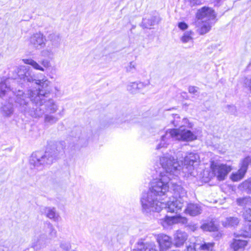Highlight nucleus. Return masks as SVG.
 <instances>
[{
    "label": "nucleus",
    "instance_id": "f257e3e1",
    "mask_svg": "<svg viewBox=\"0 0 251 251\" xmlns=\"http://www.w3.org/2000/svg\"><path fill=\"white\" fill-rule=\"evenodd\" d=\"M164 153L159 158L161 167L156 170L159 177L153 179L149 190L143 192L140 202L142 212L146 214L159 212L163 208L167 212L177 214L184 206L187 192L176 181L179 176L183 177L195 176L200 163L199 154L195 152L178 151ZM173 154L175 153L173 152Z\"/></svg>",
    "mask_w": 251,
    "mask_h": 251
},
{
    "label": "nucleus",
    "instance_id": "f03ea898",
    "mask_svg": "<svg viewBox=\"0 0 251 251\" xmlns=\"http://www.w3.org/2000/svg\"><path fill=\"white\" fill-rule=\"evenodd\" d=\"M28 82L34 85L33 88L25 94L22 91H11L7 79H1L0 82V97L3 98L8 93L15 95V102L19 110L25 115L33 118H39L44 115L46 124L52 125L63 116V111L55 114L58 106L53 100L49 99L48 95L52 91L49 79H27Z\"/></svg>",
    "mask_w": 251,
    "mask_h": 251
},
{
    "label": "nucleus",
    "instance_id": "7ed1b4c3",
    "mask_svg": "<svg viewBox=\"0 0 251 251\" xmlns=\"http://www.w3.org/2000/svg\"><path fill=\"white\" fill-rule=\"evenodd\" d=\"M75 137L73 143H70L67 148H66L65 141L56 142L52 145H49L46 151L42 153L37 151L33 152L29 159V163L32 168L37 170H41L45 166L52 164L58 157L60 154L65 152L67 150H72L79 146L84 147L87 145L89 140L85 138L82 135L78 137Z\"/></svg>",
    "mask_w": 251,
    "mask_h": 251
},
{
    "label": "nucleus",
    "instance_id": "20e7f679",
    "mask_svg": "<svg viewBox=\"0 0 251 251\" xmlns=\"http://www.w3.org/2000/svg\"><path fill=\"white\" fill-rule=\"evenodd\" d=\"M172 117L174 119L171 121L172 124L175 126L180 127L178 128L167 129L165 134L161 135L160 141L156 146V150L167 148L174 140L189 142L197 139V136L191 130L184 128L183 126L179 124L180 117L178 114H173Z\"/></svg>",
    "mask_w": 251,
    "mask_h": 251
},
{
    "label": "nucleus",
    "instance_id": "39448f33",
    "mask_svg": "<svg viewBox=\"0 0 251 251\" xmlns=\"http://www.w3.org/2000/svg\"><path fill=\"white\" fill-rule=\"evenodd\" d=\"M210 166L212 174L219 181L224 180L231 171L230 166L220 163L217 160L211 159Z\"/></svg>",
    "mask_w": 251,
    "mask_h": 251
},
{
    "label": "nucleus",
    "instance_id": "423d86ee",
    "mask_svg": "<svg viewBox=\"0 0 251 251\" xmlns=\"http://www.w3.org/2000/svg\"><path fill=\"white\" fill-rule=\"evenodd\" d=\"M28 45L35 50H41L46 45V38L41 32L32 35L28 39Z\"/></svg>",
    "mask_w": 251,
    "mask_h": 251
},
{
    "label": "nucleus",
    "instance_id": "0eeeda50",
    "mask_svg": "<svg viewBox=\"0 0 251 251\" xmlns=\"http://www.w3.org/2000/svg\"><path fill=\"white\" fill-rule=\"evenodd\" d=\"M188 219L179 214L173 216H166L164 218L160 219V224L164 227L176 224H186Z\"/></svg>",
    "mask_w": 251,
    "mask_h": 251
},
{
    "label": "nucleus",
    "instance_id": "6e6552de",
    "mask_svg": "<svg viewBox=\"0 0 251 251\" xmlns=\"http://www.w3.org/2000/svg\"><path fill=\"white\" fill-rule=\"evenodd\" d=\"M197 18L202 22L211 21L216 17L214 11L211 8L204 6L199 9L196 14Z\"/></svg>",
    "mask_w": 251,
    "mask_h": 251
},
{
    "label": "nucleus",
    "instance_id": "1a4fd4ad",
    "mask_svg": "<svg viewBox=\"0 0 251 251\" xmlns=\"http://www.w3.org/2000/svg\"><path fill=\"white\" fill-rule=\"evenodd\" d=\"M156 239L159 246L160 251H166L171 248L172 242L170 236L161 233L157 235Z\"/></svg>",
    "mask_w": 251,
    "mask_h": 251
},
{
    "label": "nucleus",
    "instance_id": "9d476101",
    "mask_svg": "<svg viewBox=\"0 0 251 251\" xmlns=\"http://www.w3.org/2000/svg\"><path fill=\"white\" fill-rule=\"evenodd\" d=\"M201 212L202 208L199 204L191 202L187 203L184 210L185 214L193 217L200 215Z\"/></svg>",
    "mask_w": 251,
    "mask_h": 251
},
{
    "label": "nucleus",
    "instance_id": "9b49d317",
    "mask_svg": "<svg viewBox=\"0 0 251 251\" xmlns=\"http://www.w3.org/2000/svg\"><path fill=\"white\" fill-rule=\"evenodd\" d=\"M188 234L181 230H177L174 235V244L176 247L182 246L188 239Z\"/></svg>",
    "mask_w": 251,
    "mask_h": 251
},
{
    "label": "nucleus",
    "instance_id": "f8f14e48",
    "mask_svg": "<svg viewBox=\"0 0 251 251\" xmlns=\"http://www.w3.org/2000/svg\"><path fill=\"white\" fill-rule=\"evenodd\" d=\"M16 74L14 78L18 77V78H33L31 75V71L28 67L22 66L15 70Z\"/></svg>",
    "mask_w": 251,
    "mask_h": 251
},
{
    "label": "nucleus",
    "instance_id": "ddd939ff",
    "mask_svg": "<svg viewBox=\"0 0 251 251\" xmlns=\"http://www.w3.org/2000/svg\"><path fill=\"white\" fill-rule=\"evenodd\" d=\"M248 159H246L244 161H242L241 163V168L235 173H233L231 176V179L233 181H237L241 179L245 175L247 172V165Z\"/></svg>",
    "mask_w": 251,
    "mask_h": 251
},
{
    "label": "nucleus",
    "instance_id": "4468645a",
    "mask_svg": "<svg viewBox=\"0 0 251 251\" xmlns=\"http://www.w3.org/2000/svg\"><path fill=\"white\" fill-rule=\"evenodd\" d=\"M132 251H157L154 242H138L135 249Z\"/></svg>",
    "mask_w": 251,
    "mask_h": 251
},
{
    "label": "nucleus",
    "instance_id": "2eb2a0df",
    "mask_svg": "<svg viewBox=\"0 0 251 251\" xmlns=\"http://www.w3.org/2000/svg\"><path fill=\"white\" fill-rule=\"evenodd\" d=\"M160 21L159 17L156 16H152L148 18H143L141 25L143 28L151 29V26L158 24Z\"/></svg>",
    "mask_w": 251,
    "mask_h": 251
},
{
    "label": "nucleus",
    "instance_id": "dca6fc26",
    "mask_svg": "<svg viewBox=\"0 0 251 251\" xmlns=\"http://www.w3.org/2000/svg\"><path fill=\"white\" fill-rule=\"evenodd\" d=\"M41 212L44 214L46 216L52 219L54 221H57L59 218V215L56 213V209L54 207H43L41 208Z\"/></svg>",
    "mask_w": 251,
    "mask_h": 251
},
{
    "label": "nucleus",
    "instance_id": "f3484780",
    "mask_svg": "<svg viewBox=\"0 0 251 251\" xmlns=\"http://www.w3.org/2000/svg\"><path fill=\"white\" fill-rule=\"evenodd\" d=\"M49 239L45 234H41L37 240L32 243V247L35 250L45 248L48 243Z\"/></svg>",
    "mask_w": 251,
    "mask_h": 251
},
{
    "label": "nucleus",
    "instance_id": "a211bd4d",
    "mask_svg": "<svg viewBox=\"0 0 251 251\" xmlns=\"http://www.w3.org/2000/svg\"><path fill=\"white\" fill-rule=\"evenodd\" d=\"M48 38L50 42L49 44L52 48H57L59 47L61 42V37L59 34L52 33L50 34Z\"/></svg>",
    "mask_w": 251,
    "mask_h": 251
},
{
    "label": "nucleus",
    "instance_id": "6ab92c4d",
    "mask_svg": "<svg viewBox=\"0 0 251 251\" xmlns=\"http://www.w3.org/2000/svg\"><path fill=\"white\" fill-rule=\"evenodd\" d=\"M143 82L139 81L131 83L127 85V89L131 93H136L144 87Z\"/></svg>",
    "mask_w": 251,
    "mask_h": 251
},
{
    "label": "nucleus",
    "instance_id": "aec40b11",
    "mask_svg": "<svg viewBox=\"0 0 251 251\" xmlns=\"http://www.w3.org/2000/svg\"><path fill=\"white\" fill-rule=\"evenodd\" d=\"M247 242L246 240L242 239H234L231 244V248L233 249V251H238L240 249H243L247 246Z\"/></svg>",
    "mask_w": 251,
    "mask_h": 251
},
{
    "label": "nucleus",
    "instance_id": "412c9836",
    "mask_svg": "<svg viewBox=\"0 0 251 251\" xmlns=\"http://www.w3.org/2000/svg\"><path fill=\"white\" fill-rule=\"evenodd\" d=\"M1 112L3 116L10 117L14 112L13 105L8 103L3 105L1 108Z\"/></svg>",
    "mask_w": 251,
    "mask_h": 251
},
{
    "label": "nucleus",
    "instance_id": "4be33fe9",
    "mask_svg": "<svg viewBox=\"0 0 251 251\" xmlns=\"http://www.w3.org/2000/svg\"><path fill=\"white\" fill-rule=\"evenodd\" d=\"M47 228V232L48 233V236L47 238L49 240H51L55 238L57 236V231L53 227V225L50 223H48L46 224Z\"/></svg>",
    "mask_w": 251,
    "mask_h": 251
},
{
    "label": "nucleus",
    "instance_id": "5701e85b",
    "mask_svg": "<svg viewBox=\"0 0 251 251\" xmlns=\"http://www.w3.org/2000/svg\"><path fill=\"white\" fill-rule=\"evenodd\" d=\"M203 23V24L199 29V32L201 35L204 34L209 31L212 26L211 21H206Z\"/></svg>",
    "mask_w": 251,
    "mask_h": 251
},
{
    "label": "nucleus",
    "instance_id": "b1692460",
    "mask_svg": "<svg viewBox=\"0 0 251 251\" xmlns=\"http://www.w3.org/2000/svg\"><path fill=\"white\" fill-rule=\"evenodd\" d=\"M23 61L25 64H28L33 67L35 69L44 71V68L41 67L37 62L32 59H24Z\"/></svg>",
    "mask_w": 251,
    "mask_h": 251
},
{
    "label": "nucleus",
    "instance_id": "393cba45",
    "mask_svg": "<svg viewBox=\"0 0 251 251\" xmlns=\"http://www.w3.org/2000/svg\"><path fill=\"white\" fill-rule=\"evenodd\" d=\"M239 220L236 217H230L226 219L225 222H223L225 226H234L239 223Z\"/></svg>",
    "mask_w": 251,
    "mask_h": 251
},
{
    "label": "nucleus",
    "instance_id": "a878e982",
    "mask_svg": "<svg viewBox=\"0 0 251 251\" xmlns=\"http://www.w3.org/2000/svg\"><path fill=\"white\" fill-rule=\"evenodd\" d=\"M201 228L204 231H215L217 230V226L212 223H205L201 226Z\"/></svg>",
    "mask_w": 251,
    "mask_h": 251
},
{
    "label": "nucleus",
    "instance_id": "bb28decb",
    "mask_svg": "<svg viewBox=\"0 0 251 251\" xmlns=\"http://www.w3.org/2000/svg\"><path fill=\"white\" fill-rule=\"evenodd\" d=\"M54 48H52L51 46H50V44H48L47 48L45 50H43L41 52V55L44 57H50L51 55H53V49Z\"/></svg>",
    "mask_w": 251,
    "mask_h": 251
},
{
    "label": "nucleus",
    "instance_id": "cd10ccee",
    "mask_svg": "<svg viewBox=\"0 0 251 251\" xmlns=\"http://www.w3.org/2000/svg\"><path fill=\"white\" fill-rule=\"evenodd\" d=\"M214 245V243L204 242L200 246L199 249L201 251H211L213 250Z\"/></svg>",
    "mask_w": 251,
    "mask_h": 251
},
{
    "label": "nucleus",
    "instance_id": "c85d7f7f",
    "mask_svg": "<svg viewBox=\"0 0 251 251\" xmlns=\"http://www.w3.org/2000/svg\"><path fill=\"white\" fill-rule=\"evenodd\" d=\"M192 34V32L191 31H187L185 32L181 38V41L183 43H186L190 41H192L193 38L191 36Z\"/></svg>",
    "mask_w": 251,
    "mask_h": 251
},
{
    "label": "nucleus",
    "instance_id": "c756f323",
    "mask_svg": "<svg viewBox=\"0 0 251 251\" xmlns=\"http://www.w3.org/2000/svg\"><path fill=\"white\" fill-rule=\"evenodd\" d=\"M225 111L232 115H237L236 108L233 105H227L225 107Z\"/></svg>",
    "mask_w": 251,
    "mask_h": 251
},
{
    "label": "nucleus",
    "instance_id": "7c9ffc66",
    "mask_svg": "<svg viewBox=\"0 0 251 251\" xmlns=\"http://www.w3.org/2000/svg\"><path fill=\"white\" fill-rule=\"evenodd\" d=\"M60 247L65 251H68L71 248V245L69 242L62 241L60 243Z\"/></svg>",
    "mask_w": 251,
    "mask_h": 251
},
{
    "label": "nucleus",
    "instance_id": "2f4dec72",
    "mask_svg": "<svg viewBox=\"0 0 251 251\" xmlns=\"http://www.w3.org/2000/svg\"><path fill=\"white\" fill-rule=\"evenodd\" d=\"M243 217L246 221L251 222V208L247 209L244 211Z\"/></svg>",
    "mask_w": 251,
    "mask_h": 251
},
{
    "label": "nucleus",
    "instance_id": "473e14b6",
    "mask_svg": "<svg viewBox=\"0 0 251 251\" xmlns=\"http://www.w3.org/2000/svg\"><path fill=\"white\" fill-rule=\"evenodd\" d=\"M198 89L199 88L197 87L190 86L188 88V91L190 93L197 96L199 94Z\"/></svg>",
    "mask_w": 251,
    "mask_h": 251
},
{
    "label": "nucleus",
    "instance_id": "72a5a7b5",
    "mask_svg": "<svg viewBox=\"0 0 251 251\" xmlns=\"http://www.w3.org/2000/svg\"><path fill=\"white\" fill-rule=\"evenodd\" d=\"M136 64L133 61L130 62L126 67V70L128 72H131L133 69H135Z\"/></svg>",
    "mask_w": 251,
    "mask_h": 251
},
{
    "label": "nucleus",
    "instance_id": "f704fd0d",
    "mask_svg": "<svg viewBox=\"0 0 251 251\" xmlns=\"http://www.w3.org/2000/svg\"><path fill=\"white\" fill-rule=\"evenodd\" d=\"M243 186L244 188L249 189V190L251 191V180H247L243 183Z\"/></svg>",
    "mask_w": 251,
    "mask_h": 251
},
{
    "label": "nucleus",
    "instance_id": "c9c22d12",
    "mask_svg": "<svg viewBox=\"0 0 251 251\" xmlns=\"http://www.w3.org/2000/svg\"><path fill=\"white\" fill-rule=\"evenodd\" d=\"M178 26L180 29L183 30L186 29L188 27V25L184 22H179L178 24Z\"/></svg>",
    "mask_w": 251,
    "mask_h": 251
},
{
    "label": "nucleus",
    "instance_id": "e433bc0d",
    "mask_svg": "<svg viewBox=\"0 0 251 251\" xmlns=\"http://www.w3.org/2000/svg\"><path fill=\"white\" fill-rule=\"evenodd\" d=\"M201 4V2L199 0H190V5L191 6L199 5Z\"/></svg>",
    "mask_w": 251,
    "mask_h": 251
},
{
    "label": "nucleus",
    "instance_id": "4c0bfd02",
    "mask_svg": "<svg viewBox=\"0 0 251 251\" xmlns=\"http://www.w3.org/2000/svg\"><path fill=\"white\" fill-rule=\"evenodd\" d=\"M41 64L45 68H48L50 66V62L47 59H43L41 61Z\"/></svg>",
    "mask_w": 251,
    "mask_h": 251
},
{
    "label": "nucleus",
    "instance_id": "58836bf2",
    "mask_svg": "<svg viewBox=\"0 0 251 251\" xmlns=\"http://www.w3.org/2000/svg\"><path fill=\"white\" fill-rule=\"evenodd\" d=\"M245 84L248 85L251 92V79H245Z\"/></svg>",
    "mask_w": 251,
    "mask_h": 251
},
{
    "label": "nucleus",
    "instance_id": "ea45409f",
    "mask_svg": "<svg viewBox=\"0 0 251 251\" xmlns=\"http://www.w3.org/2000/svg\"><path fill=\"white\" fill-rule=\"evenodd\" d=\"M181 96L184 99H187L188 98L187 94L186 92H182Z\"/></svg>",
    "mask_w": 251,
    "mask_h": 251
},
{
    "label": "nucleus",
    "instance_id": "a19ab883",
    "mask_svg": "<svg viewBox=\"0 0 251 251\" xmlns=\"http://www.w3.org/2000/svg\"><path fill=\"white\" fill-rule=\"evenodd\" d=\"M187 251H196L194 247L191 246H189L187 247Z\"/></svg>",
    "mask_w": 251,
    "mask_h": 251
},
{
    "label": "nucleus",
    "instance_id": "79ce46f5",
    "mask_svg": "<svg viewBox=\"0 0 251 251\" xmlns=\"http://www.w3.org/2000/svg\"><path fill=\"white\" fill-rule=\"evenodd\" d=\"M217 3H219L222 0H214Z\"/></svg>",
    "mask_w": 251,
    "mask_h": 251
},
{
    "label": "nucleus",
    "instance_id": "37998d69",
    "mask_svg": "<svg viewBox=\"0 0 251 251\" xmlns=\"http://www.w3.org/2000/svg\"><path fill=\"white\" fill-rule=\"evenodd\" d=\"M248 201L250 202V203H251V197H250L248 199Z\"/></svg>",
    "mask_w": 251,
    "mask_h": 251
},
{
    "label": "nucleus",
    "instance_id": "c03bdc74",
    "mask_svg": "<svg viewBox=\"0 0 251 251\" xmlns=\"http://www.w3.org/2000/svg\"><path fill=\"white\" fill-rule=\"evenodd\" d=\"M54 89H55V90L56 91H57V92H58V91H59V90H58V89L57 88V87H54Z\"/></svg>",
    "mask_w": 251,
    "mask_h": 251
},
{
    "label": "nucleus",
    "instance_id": "a18cd8bd",
    "mask_svg": "<svg viewBox=\"0 0 251 251\" xmlns=\"http://www.w3.org/2000/svg\"><path fill=\"white\" fill-rule=\"evenodd\" d=\"M243 236H248V235H246V234H244L243 235Z\"/></svg>",
    "mask_w": 251,
    "mask_h": 251
},
{
    "label": "nucleus",
    "instance_id": "49530a36",
    "mask_svg": "<svg viewBox=\"0 0 251 251\" xmlns=\"http://www.w3.org/2000/svg\"><path fill=\"white\" fill-rule=\"evenodd\" d=\"M183 120H184V121H186V120H187V119H184Z\"/></svg>",
    "mask_w": 251,
    "mask_h": 251
}]
</instances>
